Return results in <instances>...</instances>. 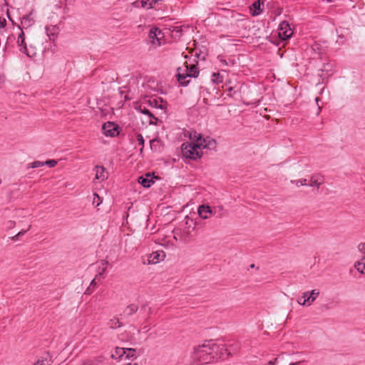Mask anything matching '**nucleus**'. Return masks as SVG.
<instances>
[{
  "label": "nucleus",
  "mask_w": 365,
  "mask_h": 365,
  "mask_svg": "<svg viewBox=\"0 0 365 365\" xmlns=\"http://www.w3.org/2000/svg\"><path fill=\"white\" fill-rule=\"evenodd\" d=\"M216 146V142L210 137H203L196 131L190 135V142L184 143L181 150L183 156L191 160H197L202 155L203 149L212 150Z\"/></svg>",
  "instance_id": "1"
},
{
  "label": "nucleus",
  "mask_w": 365,
  "mask_h": 365,
  "mask_svg": "<svg viewBox=\"0 0 365 365\" xmlns=\"http://www.w3.org/2000/svg\"><path fill=\"white\" fill-rule=\"evenodd\" d=\"M223 349L224 344H219L214 340H206L193 348L191 357L196 365L208 364L213 362L215 356Z\"/></svg>",
  "instance_id": "2"
},
{
  "label": "nucleus",
  "mask_w": 365,
  "mask_h": 365,
  "mask_svg": "<svg viewBox=\"0 0 365 365\" xmlns=\"http://www.w3.org/2000/svg\"><path fill=\"white\" fill-rule=\"evenodd\" d=\"M198 74V70L195 65L192 64L189 67L188 65H185L182 68H178V81L181 86H187L188 81L187 78L197 77Z\"/></svg>",
  "instance_id": "3"
},
{
  "label": "nucleus",
  "mask_w": 365,
  "mask_h": 365,
  "mask_svg": "<svg viewBox=\"0 0 365 365\" xmlns=\"http://www.w3.org/2000/svg\"><path fill=\"white\" fill-rule=\"evenodd\" d=\"M319 295L318 289H312L310 292H305L302 293V296L297 298V303L302 306H310Z\"/></svg>",
  "instance_id": "4"
},
{
  "label": "nucleus",
  "mask_w": 365,
  "mask_h": 365,
  "mask_svg": "<svg viewBox=\"0 0 365 365\" xmlns=\"http://www.w3.org/2000/svg\"><path fill=\"white\" fill-rule=\"evenodd\" d=\"M149 38L151 43L157 47L160 46L165 43L164 34L158 28H152L149 32Z\"/></svg>",
  "instance_id": "5"
},
{
  "label": "nucleus",
  "mask_w": 365,
  "mask_h": 365,
  "mask_svg": "<svg viewBox=\"0 0 365 365\" xmlns=\"http://www.w3.org/2000/svg\"><path fill=\"white\" fill-rule=\"evenodd\" d=\"M58 21V16H56V19L52 16L51 24L46 26V33L51 41H55L59 33V28L56 24Z\"/></svg>",
  "instance_id": "6"
},
{
  "label": "nucleus",
  "mask_w": 365,
  "mask_h": 365,
  "mask_svg": "<svg viewBox=\"0 0 365 365\" xmlns=\"http://www.w3.org/2000/svg\"><path fill=\"white\" fill-rule=\"evenodd\" d=\"M293 34L290 24L286 21H282L278 27V36L282 40L289 39Z\"/></svg>",
  "instance_id": "7"
},
{
  "label": "nucleus",
  "mask_w": 365,
  "mask_h": 365,
  "mask_svg": "<svg viewBox=\"0 0 365 365\" xmlns=\"http://www.w3.org/2000/svg\"><path fill=\"white\" fill-rule=\"evenodd\" d=\"M103 134L107 137H115L118 135V125L113 122L108 121L102 127Z\"/></svg>",
  "instance_id": "8"
},
{
  "label": "nucleus",
  "mask_w": 365,
  "mask_h": 365,
  "mask_svg": "<svg viewBox=\"0 0 365 365\" xmlns=\"http://www.w3.org/2000/svg\"><path fill=\"white\" fill-rule=\"evenodd\" d=\"M197 212L202 219L207 220L210 218L211 215H215L217 214V207L212 209L209 205H202L199 206Z\"/></svg>",
  "instance_id": "9"
},
{
  "label": "nucleus",
  "mask_w": 365,
  "mask_h": 365,
  "mask_svg": "<svg viewBox=\"0 0 365 365\" xmlns=\"http://www.w3.org/2000/svg\"><path fill=\"white\" fill-rule=\"evenodd\" d=\"M165 257V254L162 250L153 252L148 256V264H157L163 261Z\"/></svg>",
  "instance_id": "10"
},
{
  "label": "nucleus",
  "mask_w": 365,
  "mask_h": 365,
  "mask_svg": "<svg viewBox=\"0 0 365 365\" xmlns=\"http://www.w3.org/2000/svg\"><path fill=\"white\" fill-rule=\"evenodd\" d=\"M162 0H140L133 3L135 7H142L147 9H153Z\"/></svg>",
  "instance_id": "11"
},
{
  "label": "nucleus",
  "mask_w": 365,
  "mask_h": 365,
  "mask_svg": "<svg viewBox=\"0 0 365 365\" xmlns=\"http://www.w3.org/2000/svg\"><path fill=\"white\" fill-rule=\"evenodd\" d=\"M57 161L56 160H48L44 162L42 161H34L32 163H30L27 165L26 170H29L31 168H37L43 165H48L50 168H53L56 165Z\"/></svg>",
  "instance_id": "12"
},
{
  "label": "nucleus",
  "mask_w": 365,
  "mask_h": 365,
  "mask_svg": "<svg viewBox=\"0 0 365 365\" xmlns=\"http://www.w3.org/2000/svg\"><path fill=\"white\" fill-rule=\"evenodd\" d=\"M138 182L144 187L148 188L155 182V177L152 176L150 173L145 174L139 178Z\"/></svg>",
  "instance_id": "13"
},
{
  "label": "nucleus",
  "mask_w": 365,
  "mask_h": 365,
  "mask_svg": "<svg viewBox=\"0 0 365 365\" xmlns=\"http://www.w3.org/2000/svg\"><path fill=\"white\" fill-rule=\"evenodd\" d=\"M263 9L264 3L260 0H257L250 6V12L254 16H258L262 14Z\"/></svg>",
  "instance_id": "14"
},
{
  "label": "nucleus",
  "mask_w": 365,
  "mask_h": 365,
  "mask_svg": "<svg viewBox=\"0 0 365 365\" xmlns=\"http://www.w3.org/2000/svg\"><path fill=\"white\" fill-rule=\"evenodd\" d=\"M95 173V179L99 181H104L107 179V173L103 166L97 165L93 170Z\"/></svg>",
  "instance_id": "15"
},
{
  "label": "nucleus",
  "mask_w": 365,
  "mask_h": 365,
  "mask_svg": "<svg viewBox=\"0 0 365 365\" xmlns=\"http://www.w3.org/2000/svg\"><path fill=\"white\" fill-rule=\"evenodd\" d=\"M36 21V14L31 9L29 14L24 15V29L29 28L34 24Z\"/></svg>",
  "instance_id": "16"
},
{
  "label": "nucleus",
  "mask_w": 365,
  "mask_h": 365,
  "mask_svg": "<svg viewBox=\"0 0 365 365\" xmlns=\"http://www.w3.org/2000/svg\"><path fill=\"white\" fill-rule=\"evenodd\" d=\"M324 182V178L322 175H313L308 185L312 187H319Z\"/></svg>",
  "instance_id": "17"
},
{
  "label": "nucleus",
  "mask_w": 365,
  "mask_h": 365,
  "mask_svg": "<svg viewBox=\"0 0 365 365\" xmlns=\"http://www.w3.org/2000/svg\"><path fill=\"white\" fill-rule=\"evenodd\" d=\"M354 267L360 274H365V255L361 256V258L354 263Z\"/></svg>",
  "instance_id": "18"
},
{
  "label": "nucleus",
  "mask_w": 365,
  "mask_h": 365,
  "mask_svg": "<svg viewBox=\"0 0 365 365\" xmlns=\"http://www.w3.org/2000/svg\"><path fill=\"white\" fill-rule=\"evenodd\" d=\"M109 263L106 260H101L98 263V270L96 274H98L101 278L102 276L106 272Z\"/></svg>",
  "instance_id": "19"
},
{
  "label": "nucleus",
  "mask_w": 365,
  "mask_h": 365,
  "mask_svg": "<svg viewBox=\"0 0 365 365\" xmlns=\"http://www.w3.org/2000/svg\"><path fill=\"white\" fill-rule=\"evenodd\" d=\"M125 348L115 347L114 351L111 354V358L120 360L123 356H125Z\"/></svg>",
  "instance_id": "20"
},
{
  "label": "nucleus",
  "mask_w": 365,
  "mask_h": 365,
  "mask_svg": "<svg viewBox=\"0 0 365 365\" xmlns=\"http://www.w3.org/2000/svg\"><path fill=\"white\" fill-rule=\"evenodd\" d=\"M138 309V307L137 304H132L128 305L125 309H124V317H128L132 315L133 313H135Z\"/></svg>",
  "instance_id": "21"
},
{
  "label": "nucleus",
  "mask_w": 365,
  "mask_h": 365,
  "mask_svg": "<svg viewBox=\"0 0 365 365\" xmlns=\"http://www.w3.org/2000/svg\"><path fill=\"white\" fill-rule=\"evenodd\" d=\"M33 365H51V359L49 356H41Z\"/></svg>",
  "instance_id": "22"
},
{
  "label": "nucleus",
  "mask_w": 365,
  "mask_h": 365,
  "mask_svg": "<svg viewBox=\"0 0 365 365\" xmlns=\"http://www.w3.org/2000/svg\"><path fill=\"white\" fill-rule=\"evenodd\" d=\"M125 359H136L137 358V356H136V351L135 349H133V348H125Z\"/></svg>",
  "instance_id": "23"
},
{
  "label": "nucleus",
  "mask_w": 365,
  "mask_h": 365,
  "mask_svg": "<svg viewBox=\"0 0 365 365\" xmlns=\"http://www.w3.org/2000/svg\"><path fill=\"white\" fill-rule=\"evenodd\" d=\"M139 110L145 114V115H147L149 118H150V123L153 124L154 123L153 120H157V118L153 116V115L150 113V111L146 108H142L141 106L139 107Z\"/></svg>",
  "instance_id": "24"
},
{
  "label": "nucleus",
  "mask_w": 365,
  "mask_h": 365,
  "mask_svg": "<svg viewBox=\"0 0 365 365\" xmlns=\"http://www.w3.org/2000/svg\"><path fill=\"white\" fill-rule=\"evenodd\" d=\"M223 77L220 73H213L212 75V82L215 84L222 83Z\"/></svg>",
  "instance_id": "25"
},
{
  "label": "nucleus",
  "mask_w": 365,
  "mask_h": 365,
  "mask_svg": "<svg viewBox=\"0 0 365 365\" xmlns=\"http://www.w3.org/2000/svg\"><path fill=\"white\" fill-rule=\"evenodd\" d=\"M24 53H26L29 57L34 58L36 54V49L30 46V48H28L24 43Z\"/></svg>",
  "instance_id": "26"
},
{
  "label": "nucleus",
  "mask_w": 365,
  "mask_h": 365,
  "mask_svg": "<svg viewBox=\"0 0 365 365\" xmlns=\"http://www.w3.org/2000/svg\"><path fill=\"white\" fill-rule=\"evenodd\" d=\"M291 182L294 184L297 187L308 185L307 179H299L297 180H292Z\"/></svg>",
  "instance_id": "27"
},
{
  "label": "nucleus",
  "mask_w": 365,
  "mask_h": 365,
  "mask_svg": "<svg viewBox=\"0 0 365 365\" xmlns=\"http://www.w3.org/2000/svg\"><path fill=\"white\" fill-rule=\"evenodd\" d=\"M19 28L21 30V32L19 34L17 43H18V45L20 46V51H22V50H23V48H22V46H23V29L20 26H19Z\"/></svg>",
  "instance_id": "28"
},
{
  "label": "nucleus",
  "mask_w": 365,
  "mask_h": 365,
  "mask_svg": "<svg viewBox=\"0 0 365 365\" xmlns=\"http://www.w3.org/2000/svg\"><path fill=\"white\" fill-rule=\"evenodd\" d=\"M92 202L93 205H95L96 207L99 206L102 203V200L97 193L93 194Z\"/></svg>",
  "instance_id": "29"
},
{
  "label": "nucleus",
  "mask_w": 365,
  "mask_h": 365,
  "mask_svg": "<svg viewBox=\"0 0 365 365\" xmlns=\"http://www.w3.org/2000/svg\"><path fill=\"white\" fill-rule=\"evenodd\" d=\"M177 240V238L175 236H173V240H168L164 243H163L162 245L167 247V248H169V247H173L175 246V241Z\"/></svg>",
  "instance_id": "30"
},
{
  "label": "nucleus",
  "mask_w": 365,
  "mask_h": 365,
  "mask_svg": "<svg viewBox=\"0 0 365 365\" xmlns=\"http://www.w3.org/2000/svg\"><path fill=\"white\" fill-rule=\"evenodd\" d=\"M358 251L361 253V256H365V242H361L357 246Z\"/></svg>",
  "instance_id": "31"
},
{
  "label": "nucleus",
  "mask_w": 365,
  "mask_h": 365,
  "mask_svg": "<svg viewBox=\"0 0 365 365\" xmlns=\"http://www.w3.org/2000/svg\"><path fill=\"white\" fill-rule=\"evenodd\" d=\"M137 141H138V144L140 145L143 146V145H144V139H143V135L141 134H138L137 135Z\"/></svg>",
  "instance_id": "32"
},
{
  "label": "nucleus",
  "mask_w": 365,
  "mask_h": 365,
  "mask_svg": "<svg viewBox=\"0 0 365 365\" xmlns=\"http://www.w3.org/2000/svg\"><path fill=\"white\" fill-rule=\"evenodd\" d=\"M149 104H150L151 106H153V107H155V108H158V101H157L155 99L149 100ZM159 108H162V106H159Z\"/></svg>",
  "instance_id": "33"
},
{
  "label": "nucleus",
  "mask_w": 365,
  "mask_h": 365,
  "mask_svg": "<svg viewBox=\"0 0 365 365\" xmlns=\"http://www.w3.org/2000/svg\"><path fill=\"white\" fill-rule=\"evenodd\" d=\"M217 214L215 215L217 217L222 216V212L223 211V207L222 206H217Z\"/></svg>",
  "instance_id": "34"
},
{
  "label": "nucleus",
  "mask_w": 365,
  "mask_h": 365,
  "mask_svg": "<svg viewBox=\"0 0 365 365\" xmlns=\"http://www.w3.org/2000/svg\"><path fill=\"white\" fill-rule=\"evenodd\" d=\"M96 280L98 281H100L101 280V277L96 274L95 278L91 282V286H94L96 284Z\"/></svg>",
  "instance_id": "35"
},
{
  "label": "nucleus",
  "mask_w": 365,
  "mask_h": 365,
  "mask_svg": "<svg viewBox=\"0 0 365 365\" xmlns=\"http://www.w3.org/2000/svg\"><path fill=\"white\" fill-rule=\"evenodd\" d=\"M120 327H122V324H121L120 321H116L115 322V325H110V328H112V329H116V328H118Z\"/></svg>",
  "instance_id": "36"
},
{
  "label": "nucleus",
  "mask_w": 365,
  "mask_h": 365,
  "mask_svg": "<svg viewBox=\"0 0 365 365\" xmlns=\"http://www.w3.org/2000/svg\"><path fill=\"white\" fill-rule=\"evenodd\" d=\"M6 19L0 17V29L4 28L6 26Z\"/></svg>",
  "instance_id": "37"
},
{
  "label": "nucleus",
  "mask_w": 365,
  "mask_h": 365,
  "mask_svg": "<svg viewBox=\"0 0 365 365\" xmlns=\"http://www.w3.org/2000/svg\"><path fill=\"white\" fill-rule=\"evenodd\" d=\"M23 235V231H20L15 236H13L10 237L12 240H16L19 237Z\"/></svg>",
  "instance_id": "38"
},
{
  "label": "nucleus",
  "mask_w": 365,
  "mask_h": 365,
  "mask_svg": "<svg viewBox=\"0 0 365 365\" xmlns=\"http://www.w3.org/2000/svg\"><path fill=\"white\" fill-rule=\"evenodd\" d=\"M327 71L331 72L332 71V66L331 65L328 64L327 68H324Z\"/></svg>",
  "instance_id": "39"
},
{
  "label": "nucleus",
  "mask_w": 365,
  "mask_h": 365,
  "mask_svg": "<svg viewBox=\"0 0 365 365\" xmlns=\"http://www.w3.org/2000/svg\"><path fill=\"white\" fill-rule=\"evenodd\" d=\"M343 38H344V37H343L342 36L339 35V36H338V39L336 40V42L342 41Z\"/></svg>",
  "instance_id": "40"
},
{
  "label": "nucleus",
  "mask_w": 365,
  "mask_h": 365,
  "mask_svg": "<svg viewBox=\"0 0 365 365\" xmlns=\"http://www.w3.org/2000/svg\"><path fill=\"white\" fill-rule=\"evenodd\" d=\"M220 62H221L222 65H227V61L224 59L220 60Z\"/></svg>",
  "instance_id": "41"
},
{
  "label": "nucleus",
  "mask_w": 365,
  "mask_h": 365,
  "mask_svg": "<svg viewBox=\"0 0 365 365\" xmlns=\"http://www.w3.org/2000/svg\"><path fill=\"white\" fill-rule=\"evenodd\" d=\"M300 361H298V362H295V363H291L289 365H299L300 364Z\"/></svg>",
  "instance_id": "42"
},
{
  "label": "nucleus",
  "mask_w": 365,
  "mask_h": 365,
  "mask_svg": "<svg viewBox=\"0 0 365 365\" xmlns=\"http://www.w3.org/2000/svg\"><path fill=\"white\" fill-rule=\"evenodd\" d=\"M85 294H91L90 288H88L86 291L85 292Z\"/></svg>",
  "instance_id": "43"
},
{
  "label": "nucleus",
  "mask_w": 365,
  "mask_h": 365,
  "mask_svg": "<svg viewBox=\"0 0 365 365\" xmlns=\"http://www.w3.org/2000/svg\"><path fill=\"white\" fill-rule=\"evenodd\" d=\"M56 10L58 11V13H61V7H57V8H56Z\"/></svg>",
  "instance_id": "44"
},
{
  "label": "nucleus",
  "mask_w": 365,
  "mask_h": 365,
  "mask_svg": "<svg viewBox=\"0 0 365 365\" xmlns=\"http://www.w3.org/2000/svg\"><path fill=\"white\" fill-rule=\"evenodd\" d=\"M147 331H148V329H146V327H143V332H144V333H145V332H147Z\"/></svg>",
  "instance_id": "45"
},
{
  "label": "nucleus",
  "mask_w": 365,
  "mask_h": 365,
  "mask_svg": "<svg viewBox=\"0 0 365 365\" xmlns=\"http://www.w3.org/2000/svg\"><path fill=\"white\" fill-rule=\"evenodd\" d=\"M6 14H7L9 19H10L9 13V9L7 8H6Z\"/></svg>",
  "instance_id": "46"
},
{
  "label": "nucleus",
  "mask_w": 365,
  "mask_h": 365,
  "mask_svg": "<svg viewBox=\"0 0 365 365\" xmlns=\"http://www.w3.org/2000/svg\"><path fill=\"white\" fill-rule=\"evenodd\" d=\"M125 365H138V364L137 363H134V364L128 363Z\"/></svg>",
  "instance_id": "47"
},
{
  "label": "nucleus",
  "mask_w": 365,
  "mask_h": 365,
  "mask_svg": "<svg viewBox=\"0 0 365 365\" xmlns=\"http://www.w3.org/2000/svg\"><path fill=\"white\" fill-rule=\"evenodd\" d=\"M318 46H319L318 44H314V45L313 46V47H312V48H313V49H315V48H317V47H318Z\"/></svg>",
  "instance_id": "48"
},
{
  "label": "nucleus",
  "mask_w": 365,
  "mask_h": 365,
  "mask_svg": "<svg viewBox=\"0 0 365 365\" xmlns=\"http://www.w3.org/2000/svg\"><path fill=\"white\" fill-rule=\"evenodd\" d=\"M232 90H233V88H232V87H230V88H228V91H229V92H231Z\"/></svg>",
  "instance_id": "49"
},
{
  "label": "nucleus",
  "mask_w": 365,
  "mask_h": 365,
  "mask_svg": "<svg viewBox=\"0 0 365 365\" xmlns=\"http://www.w3.org/2000/svg\"><path fill=\"white\" fill-rule=\"evenodd\" d=\"M66 3H71L72 1V0H66Z\"/></svg>",
  "instance_id": "50"
},
{
  "label": "nucleus",
  "mask_w": 365,
  "mask_h": 365,
  "mask_svg": "<svg viewBox=\"0 0 365 365\" xmlns=\"http://www.w3.org/2000/svg\"><path fill=\"white\" fill-rule=\"evenodd\" d=\"M21 24H23V19L20 18Z\"/></svg>",
  "instance_id": "51"
},
{
  "label": "nucleus",
  "mask_w": 365,
  "mask_h": 365,
  "mask_svg": "<svg viewBox=\"0 0 365 365\" xmlns=\"http://www.w3.org/2000/svg\"><path fill=\"white\" fill-rule=\"evenodd\" d=\"M327 2H329V3H330V2H332V1H331V0H327Z\"/></svg>",
  "instance_id": "52"
},
{
  "label": "nucleus",
  "mask_w": 365,
  "mask_h": 365,
  "mask_svg": "<svg viewBox=\"0 0 365 365\" xmlns=\"http://www.w3.org/2000/svg\"><path fill=\"white\" fill-rule=\"evenodd\" d=\"M316 101L318 102V101L319 100V98H316Z\"/></svg>",
  "instance_id": "53"
},
{
  "label": "nucleus",
  "mask_w": 365,
  "mask_h": 365,
  "mask_svg": "<svg viewBox=\"0 0 365 365\" xmlns=\"http://www.w3.org/2000/svg\"><path fill=\"white\" fill-rule=\"evenodd\" d=\"M1 182H2V180H1V178H0V184H1Z\"/></svg>",
  "instance_id": "54"
}]
</instances>
